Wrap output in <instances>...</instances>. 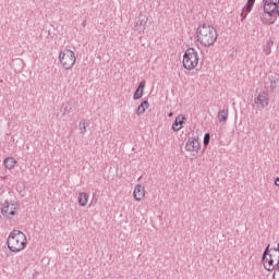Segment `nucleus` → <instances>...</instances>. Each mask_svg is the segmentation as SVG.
Returning <instances> with one entry per match:
<instances>
[{"label": "nucleus", "instance_id": "nucleus-22", "mask_svg": "<svg viewBox=\"0 0 279 279\" xmlns=\"http://www.w3.org/2000/svg\"><path fill=\"white\" fill-rule=\"evenodd\" d=\"M204 146L208 147V145H210V133H206L204 135V140H203Z\"/></svg>", "mask_w": 279, "mask_h": 279}, {"label": "nucleus", "instance_id": "nucleus-4", "mask_svg": "<svg viewBox=\"0 0 279 279\" xmlns=\"http://www.w3.org/2000/svg\"><path fill=\"white\" fill-rule=\"evenodd\" d=\"M59 61L65 71H71V69L75 66L77 58H75V52H73V50L65 49L59 53Z\"/></svg>", "mask_w": 279, "mask_h": 279}, {"label": "nucleus", "instance_id": "nucleus-10", "mask_svg": "<svg viewBox=\"0 0 279 279\" xmlns=\"http://www.w3.org/2000/svg\"><path fill=\"white\" fill-rule=\"evenodd\" d=\"M255 3H256V0H247L241 13L242 21H244V19H247V14L252 12V9L254 8Z\"/></svg>", "mask_w": 279, "mask_h": 279}, {"label": "nucleus", "instance_id": "nucleus-3", "mask_svg": "<svg viewBox=\"0 0 279 279\" xmlns=\"http://www.w3.org/2000/svg\"><path fill=\"white\" fill-rule=\"evenodd\" d=\"M199 64V54L195 48H187L183 54V66L186 71H193Z\"/></svg>", "mask_w": 279, "mask_h": 279}, {"label": "nucleus", "instance_id": "nucleus-17", "mask_svg": "<svg viewBox=\"0 0 279 279\" xmlns=\"http://www.w3.org/2000/svg\"><path fill=\"white\" fill-rule=\"evenodd\" d=\"M228 114H229L228 109L219 110V112H218V121L220 123H226V121H228Z\"/></svg>", "mask_w": 279, "mask_h": 279}, {"label": "nucleus", "instance_id": "nucleus-6", "mask_svg": "<svg viewBox=\"0 0 279 279\" xmlns=\"http://www.w3.org/2000/svg\"><path fill=\"white\" fill-rule=\"evenodd\" d=\"M16 205L10 204V202L5 201L3 207L1 208V213L3 217L7 219H12L14 215H16Z\"/></svg>", "mask_w": 279, "mask_h": 279}, {"label": "nucleus", "instance_id": "nucleus-1", "mask_svg": "<svg viewBox=\"0 0 279 279\" xmlns=\"http://www.w3.org/2000/svg\"><path fill=\"white\" fill-rule=\"evenodd\" d=\"M217 28L208 24H202L196 29V40L205 49L213 47L217 43Z\"/></svg>", "mask_w": 279, "mask_h": 279}, {"label": "nucleus", "instance_id": "nucleus-23", "mask_svg": "<svg viewBox=\"0 0 279 279\" xmlns=\"http://www.w3.org/2000/svg\"><path fill=\"white\" fill-rule=\"evenodd\" d=\"M269 247H270V245L268 244L263 253L262 259L264 258V260H265V258H267V256L269 257V254H271V248H269Z\"/></svg>", "mask_w": 279, "mask_h": 279}, {"label": "nucleus", "instance_id": "nucleus-29", "mask_svg": "<svg viewBox=\"0 0 279 279\" xmlns=\"http://www.w3.org/2000/svg\"><path fill=\"white\" fill-rule=\"evenodd\" d=\"M276 252H279V242H278V244H277Z\"/></svg>", "mask_w": 279, "mask_h": 279}, {"label": "nucleus", "instance_id": "nucleus-11", "mask_svg": "<svg viewBox=\"0 0 279 279\" xmlns=\"http://www.w3.org/2000/svg\"><path fill=\"white\" fill-rule=\"evenodd\" d=\"M133 197L136 202H141L145 197V187L143 185L137 184L133 192Z\"/></svg>", "mask_w": 279, "mask_h": 279}, {"label": "nucleus", "instance_id": "nucleus-20", "mask_svg": "<svg viewBox=\"0 0 279 279\" xmlns=\"http://www.w3.org/2000/svg\"><path fill=\"white\" fill-rule=\"evenodd\" d=\"M270 256L271 258H275V263L277 267H279V252L276 251V248H270Z\"/></svg>", "mask_w": 279, "mask_h": 279}, {"label": "nucleus", "instance_id": "nucleus-28", "mask_svg": "<svg viewBox=\"0 0 279 279\" xmlns=\"http://www.w3.org/2000/svg\"><path fill=\"white\" fill-rule=\"evenodd\" d=\"M275 12H277V14H278V16H279V7H278V4H277V9H276Z\"/></svg>", "mask_w": 279, "mask_h": 279}, {"label": "nucleus", "instance_id": "nucleus-21", "mask_svg": "<svg viewBox=\"0 0 279 279\" xmlns=\"http://www.w3.org/2000/svg\"><path fill=\"white\" fill-rule=\"evenodd\" d=\"M81 134H86V120H82L78 124Z\"/></svg>", "mask_w": 279, "mask_h": 279}, {"label": "nucleus", "instance_id": "nucleus-8", "mask_svg": "<svg viewBox=\"0 0 279 279\" xmlns=\"http://www.w3.org/2000/svg\"><path fill=\"white\" fill-rule=\"evenodd\" d=\"M199 147H202V145L195 137H189L187 142L185 143L186 151H195L197 154L199 151Z\"/></svg>", "mask_w": 279, "mask_h": 279}, {"label": "nucleus", "instance_id": "nucleus-13", "mask_svg": "<svg viewBox=\"0 0 279 279\" xmlns=\"http://www.w3.org/2000/svg\"><path fill=\"white\" fill-rule=\"evenodd\" d=\"M73 110H75V107L71 102H66L61 106L60 112H62L63 117H66V114H71Z\"/></svg>", "mask_w": 279, "mask_h": 279}, {"label": "nucleus", "instance_id": "nucleus-12", "mask_svg": "<svg viewBox=\"0 0 279 279\" xmlns=\"http://www.w3.org/2000/svg\"><path fill=\"white\" fill-rule=\"evenodd\" d=\"M184 116H178L172 124L173 132H180L182 124L184 123Z\"/></svg>", "mask_w": 279, "mask_h": 279}, {"label": "nucleus", "instance_id": "nucleus-27", "mask_svg": "<svg viewBox=\"0 0 279 279\" xmlns=\"http://www.w3.org/2000/svg\"><path fill=\"white\" fill-rule=\"evenodd\" d=\"M271 88H276V81L271 82Z\"/></svg>", "mask_w": 279, "mask_h": 279}, {"label": "nucleus", "instance_id": "nucleus-30", "mask_svg": "<svg viewBox=\"0 0 279 279\" xmlns=\"http://www.w3.org/2000/svg\"><path fill=\"white\" fill-rule=\"evenodd\" d=\"M172 114H173V113L170 112V113H169V117H172Z\"/></svg>", "mask_w": 279, "mask_h": 279}, {"label": "nucleus", "instance_id": "nucleus-16", "mask_svg": "<svg viewBox=\"0 0 279 279\" xmlns=\"http://www.w3.org/2000/svg\"><path fill=\"white\" fill-rule=\"evenodd\" d=\"M147 108H149V101L147 100L142 101L136 109V114H138L140 117L141 114H145V110Z\"/></svg>", "mask_w": 279, "mask_h": 279}, {"label": "nucleus", "instance_id": "nucleus-14", "mask_svg": "<svg viewBox=\"0 0 279 279\" xmlns=\"http://www.w3.org/2000/svg\"><path fill=\"white\" fill-rule=\"evenodd\" d=\"M145 81H142L138 85V87L136 88L133 98L135 100L141 99L143 97V93L145 92Z\"/></svg>", "mask_w": 279, "mask_h": 279}, {"label": "nucleus", "instance_id": "nucleus-5", "mask_svg": "<svg viewBox=\"0 0 279 279\" xmlns=\"http://www.w3.org/2000/svg\"><path fill=\"white\" fill-rule=\"evenodd\" d=\"M254 104L258 110H265L269 106V94L265 90L260 92L254 99Z\"/></svg>", "mask_w": 279, "mask_h": 279}, {"label": "nucleus", "instance_id": "nucleus-19", "mask_svg": "<svg viewBox=\"0 0 279 279\" xmlns=\"http://www.w3.org/2000/svg\"><path fill=\"white\" fill-rule=\"evenodd\" d=\"M271 47H274V41L268 40L263 48L265 56H269L271 53Z\"/></svg>", "mask_w": 279, "mask_h": 279}, {"label": "nucleus", "instance_id": "nucleus-24", "mask_svg": "<svg viewBox=\"0 0 279 279\" xmlns=\"http://www.w3.org/2000/svg\"><path fill=\"white\" fill-rule=\"evenodd\" d=\"M272 278L274 279H279V268L275 269Z\"/></svg>", "mask_w": 279, "mask_h": 279}, {"label": "nucleus", "instance_id": "nucleus-7", "mask_svg": "<svg viewBox=\"0 0 279 279\" xmlns=\"http://www.w3.org/2000/svg\"><path fill=\"white\" fill-rule=\"evenodd\" d=\"M279 0H266L264 2V12L271 16L278 10Z\"/></svg>", "mask_w": 279, "mask_h": 279}, {"label": "nucleus", "instance_id": "nucleus-15", "mask_svg": "<svg viewBox=\"0 0 279 279\" xmlns=\"http://www.w3.org/2000/svg\"><path fill=\"white\" fill-rule=\"evenodd\" d=\"M3 165L5 167V169H14V167H16V159L14 157H7L3 160Z\"/></svg>", "mask_w": 279, "mask_h": 279}, {"label": "nucleus", "instance_id": "nucleus-26", "mask_svg": "<svg viewBox=\"0 0 279 279\" xmlns=\"http://www.w3.org/2000/svg\"><path fill=\"white\" fill-rule=\"evenodd\" d=\"M275 185H276V186H279V177H277V178L275 179Z\"/></svg>", "mask_w": 279, "mask_h": 279}, {"label": "nucleus", "instance_id": "nucleus-2", "mask_svg": "<svg viewBox=\"0 0 279 279\" xmlns=\"http://www.w3.org/2000/svg\"><path fill=\"white\" fill-rule=\"evenodd\" d=\"M27 238L25 233L20 230H14L10 233L7 245L10 252H14L15 254L25 250V245H27Z\"/></svg>", "mask_w": 279, "mask_h": 279}, {"label": "nucleus", "instance_id": "nucleus-9", "mask_svg": "<svg viewBox=\"0 0 279 279\" xmlns=\"http://www.w3.org/2000/svg\"><path fill=\"white\" fill-rule=\"evenodd\" d=\"M264 268L267 269V271H276V268L278 267V265L274 264L276 263V259L274 257H271V253L269 254L268 257H264L262 258Z\"/></svg>", "mask_w": 279, "mask_h": 279}, {"label": "nucleus", "instance_id": "nucleus-18", "mask_svg": "<svg viewBox=\"0 0 279 279\" xmlns=\"http://www.w3.org/2000/svg\"><path fill=\"white\" fill-rule=\"evenodd\" d=\"M78 204L80 206H86L88 204V194L81 192L78 194Z\"/></svg>", "mask_w": 279, "mask_h": 279}, {"label": "nucleus", "instance_id": "nucleus-25", "mask_svg": "<svg viewBox=\"0 0 279 279\" xmlns=\"http://www.w3.org/2000/svg\"><path fill=\"white\" fill-rule=\"evenodd\" d=\"M141 25H143L145 27V25H147V20H142Z\"/></svg>", "mask_w": 279, "mask_h": 279}]
</instances>
